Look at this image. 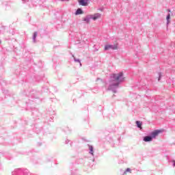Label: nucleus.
Masks as SVG:
<instances>
[{"instance_id": "8", "label": "nucleus", "mask_w": 175, "mask_h": 175, "mask_svg": "<svg viewBox=\"0 0 175 175\" xmlns=\"http://www.w3.org/2000/svg\"><path fill=\"white\" fill-rule=\"evenodd\" d=\"M75 14H77H77H83V10H81V9L79 8V9L77 10Z\"/></svg>"}, {"instance_id": "14", "label": "nucleus", "mask_w": 175, "mask_h": 175, "mask_svg": "<svg viewBox=\"0 0 175 175\" xmlns=\"http://www.w3.org/2000/svg\"><path fill=\"white\" fill-rule=\"evenodd\" d=\"M174 166H175V161H174Z\"/></svg>"}, {"instance_id": "9", "label": "nucleus", "mask_w": 175, "mask_h": 175, "mask_svg": "<svg viewBox=\"0 0 175 175\" xmlns=\"http://www.w3.org/2000/svg\"><path fill=\"white\" fill-rule=\"evenodd\" d=\"M90 149V153L92 154V155H94V148L92 146L89 147Z\"/></svg>"}, {"instance_id": "7", "label": "nucleus", "mask_w": 175, "mask_h": 175, "mask_svg": "<svg viewBox=\"0 0 175 175\" xmlns=\"http://www.w3.org/2000/svg\"><path fill=\"white\" fill-rule=\"evenodd\" d=\"M136 124L137 128H139L140 129H142V125H143V122H140V121H136Z\"/></svg>"}, {"instance_id": "1", "label": "nucleus", "mask_w": 175, "mask_h": 175, "mask_svg": "<svg viewBox=\"0 0 175 175\" xmlns=\"http://www.w3.org/2000/svg\"><path fill=\"white\" fill-rule=\"evenodd\" d=\"M111 78L113 79V81H116V83L112 84V85H114L116 87H118L120 83L125 80V78H124V74L122 72L113 74Z\"/></svg>"}, {"instance_id": "13", "label": "nucleus", "mask_w": 175, "mask_h": 175, "mask_svg": "<svg viewBox=\"0 0 175 175\" xmlns=\"http://www.w3.org/2000/svg\"><path fill=\"white\" fill-rule=\"evenodd\" d=\"M85 21H87V23H90V20L85 19Z\"/></svg>"}, {"instance_id": "3", "label": "nucleus", "mask_w": 175, "mask_h": 175, "mask_svg": "<svg viewBox=\"0 0 175 175\" xmlns=\"http://www.w3.org/2000/svg\"><path fill=\"white\" fill-rule=\"evenodd\" d=\"M159 133H162V130H154L151 133L152 138L155 139V137H157V136H158V135H159Z\"/></svg>"}, {"instance_id": "4", "label": "nucleus", "mask_w": 175, "mask_h": 175, "mask_svg": "<svg viewBox=\"0 0 175 175\" xmlns=\"http://www.w3.org/2000/svg\"><path fill=\"white\" fill-rule=\"evenodd\" d=\"M90 0H79L78 2L81 6H88Z\"/></svg>"}, {"instance_id": "11", "label": "nucleus", "mask_w": 175, "mask_h": 175, "mask_svg": "<svg viewBox=\"0 0 175 175\" xmlns=\"http://www.w3.org/2000/svg\"><path fill=\"white\" fill-rule=\"evenodd\" d=\"M36 36H38V32H34L33 33V40H35L36 39Z\"/></svg>"}, {"instance_id": "2", "label": "nucleus", "mask_w": 175, "mask_h": 175, "mask_svg": "<svg viewBox=\"0 0 175 175\" xmlns=\"http://www.w3.org/2000/svg\"><path fill=\"white\" fill-rule=\"evenodd\" d=\"M104 50L107 51V50H118V43H115L113 44H107L105 46Z\"/></svg>"}, {"instance_id": "6", "label": "nucleus", "mask_w": 175, "mask_h": 175, "mask_svg": "<svg viewBox=\"0 0 175 175\" xmlns=\"http://www.w3.org/2000/svg\"><path fill=\"white\" fill-rule=\"evenodd\" d=\"M144 142H152V137L146 136L144 137Z\"/></svg>"}, {"instance_id": "5", "label": "nucleus", "mask_w": 175, "mask_h": 175, "mask_svg": "<svg viewBox=\"0 0 175 175\" xmlns=\"http://www.w3.org/2000/svg\"><path fill=\"white\" fill-rule=\"evenodd\" d=\"M90 18H92L95 21V20H98V18H100V14L99 13L94 14L93 16L90 17Z\"/></svg>"}, {"instance_id": "12", "label": "nucleus", "mask_w": 175, "mask_h": 175, "mask_svg": "<svg viewBox=\"0 0 175 175\" xmlns=\"http://www.w3.org/2000/svg\"><path fill=\"white\" fill-rule=\"evenodd\" d=\"M127 172L131 173V168H127L126 170L124 172V174H126Z\"/></svg>"}, {"instance_id": "10", "label": "nucleus", "mask_w": 175, "mask_h": 175, "mask_svg": "<svg viewBox=\"0 0 175 175\" xmlns=\"http://www.w3.org/2000/svg\"><path fill=\"white\" fill-rule=\"evenodd\" d=\"M167 21V24H169V23H170V14H168V15L166 17Z\"/></svg>"}]
</instances>
